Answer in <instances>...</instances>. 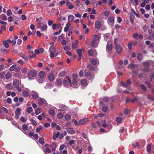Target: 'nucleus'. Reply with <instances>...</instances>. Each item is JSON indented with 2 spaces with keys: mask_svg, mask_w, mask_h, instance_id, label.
<instances>
[{
  "mask_svg": "<svg viewBox=\"0 0 154 154\" xmlns=\"http://www.w3.org/2000/svg\"><path fill=\"white\" fill-rule=\"evenodd\" d=\"M63 83L64 86L66 88H69L72 85L71 80L69 77L68 76H66V79L63 80Z\"/></svg>",
  "mask_w": 154,
  "mask_h": 154,
  "instance_id": "nucleus-1",
  "label": "nucleus"
},
{
  "mask_svg": "<svg viewBox=\"0 0 154 154\" xmlns=\"http://www.w3.org/2000/svg\"><path fill=\"white\" fill-rule=\"evenodd\" d=\"M20 82L17 79H15L13 82V85L15 88H16L18 91H22L21 88L19 87Z\"/></svg>",
  "mask_w": 154,
  "mask_h": 154,
  "instance_id": "nucleus-2",
  "label": "nucleus"
},
{
  "mask_svg": "<svg viewBox=\"0 0 154 154\" xmlns=\"http://www.w3.org/2000/svg\"><path fill=\"white\" fill-rule=\"evenodd\" d=\"M41 22H39L37 24V28H41V32L46 31L48 27L47 25H46V24H43L42 26H41Z\"/></svg>",
  "mask_w": 154,
  "mask_h": 154,
  "instance_id": "nucleus-3",
  "label": "nucleus"
},
{
  "mask_svg": "<svg viewBox=\"0 0 154 154\" xmlns=\"http://www.w3.org/2000/svg\"><path fill=\"white\" fill-rule=\"evenodd\" d=\"M131 83V82L130 79H128L127 80L125 84H124L122 82L120 83L121 86H123L125 88H129Z\"/></svg>",
  "mask_w": 154,
  "mask_h": 154,
  "instance_id": "nucleus-4",
  "label": "nucleus"
},
{
  "mask_svg": "<svg viewBox=\"0 0 154 154\" xmlns=\"http://www.w3.org/2000/svg\"><path fill=\"white\" fill-rule=\"evenodd\" d=\"M21 114V109L20 108H17L15 111V118L17 119L20 117V116Z\"/></svg>",
  "mask_w": 154,
  "mask_h": 154,
  "instance_id": "nucleus-5",
  "label": "nucleus"
},
{
  "mask_svg": "<svg viewBox=\"0 0 154 154\" xmlns=\"http://www.w3.org/2000/svg\"><path fill=\"white\" fill-rule=\"evenodd\" d=\"M88 54L89 56H96L97 55V52L95 50H92V49H90L88 51Z\"/></svg>",
  "mask_w": 154,
  "mask_h": 154,
  "instance_id": "nucleus-6",
  "label": "nucleus"
},
{
  "mask_svg": "<svg viewBox=\"0 0 154 154\" xmlns=\"http://www.w3.org/2000/svg\"><path fill=\"white\" fill-rule=\"evenodd\" d=\"M115 47L117 53L120 54L122 50V47L119 45L115 44Z\"/></svg>",
  "mask_w": 154,
  "mask_h": 154,
  "instance_id": "nucleus-7",
  "label": "nucleus"
},
{
  "mask_svg": "<svg viewBox=\"0 0 154 154\" xmlns=\"http://www.w3.org/2000/svg\"><path fill=\"white\" fill-rule=\"evenodd\" d=\"M62 79H57L55 81V84L56 85L60 87L62 85Z\"/></svg>",
  "mask_w": 154,
  "mask_h": 154,
  "instance_id": "nucleus-8",
  "label": "nucleus"
},
{
  "mask_svg": "<svg viewBox=\"0 0 154 154\" xmlns=\"http://www.w3.org/2000/svg\"><path fill=\"white\" fill-rule=\"evenodd\" d=\"M85 76L87 78H89V79H93L94 77L93 74H91V73L89 72H85Z\"/></svg>",
  "mask_w": 154,
  "mask_h": 154,
  "instance_id": "nucleus-9",
  "label": "nucleus"
},
{
  "mask_svg": "<svg viewBox=\"0 0 154 154\" xmlns=\"http://www.w3.org/2000/svg\"><path fill=\"white\" fill-rule=\"evenodd\" d=\"M38 102L39 105H43V104L46 105L47 104L46 100L43 98L39 99L38 100Z\"/></svg>",
  "mask_w": 154,
  "mask_h": 154,
  "instance_id": "nucleus-10",
  "label": "nucleus"
},
{
  "mask_svg": "<svg viewBox=\"0 0 154 154\" xmlns=\"http://www.w3.org/2000/svg\"><path fill=\"white\" fill-rule=\"evenodd\" d=\"M88 121L87 119H82L80 120L78 122V124L79 125H81L84 124L85 123L87 122Z\"/></svg>",
  "mask_w": 154,
  "mask_h": 154,
  "instance_id": "nucleus-11",
  "label": "nucleus"
},
{
  "mask_svg": "<svg viewBox=\"0 0 154 154\" xmlns=\"http://www.w3.org/2000/svg\"><path fill=\"white\" fill-rule=\"evenodd\" d=\"M95 26L97 29H99L101 26V22L100 21H97L95 23Z\"/></svg>",
  "mask_w": 154,
  "mask_h": 154,
  "instance_id": "nucleus-12",
  "label": "nucleus"
},
{
  "mask_svg": "<svg viewBox=\"0 0 154 154\" xmlns=\"http://www.w3.org/2000/svg\"><path fill=\"white\" fill-rule=\"evenodd\" d=\"M91 45L92 47H96L98 46V43L97 42H96V41L94 40V36H93V40L91 42Z\"/></svg>",
  "mask_w": 154,
  "mask_h": 154,
  "instance_id": "nucleus-13",
  "label": "nucleus"
},
{
  "mask_svg": "<svg viewBox=\"0 0 154 154\" xmlns=\"http://www.w3.org/2000/svg\"><path fill=\"white\" fill-rule=\"evenodd\" d=\"M79 43V42L76 40L74 42L72 43V48L73 49H75L77 48L78 45Z\"/></svg>",
  "mask_w": 154,
  "mask_h": 154,
  "instance_id": "nucleus-14",
  "label": "nucleus"
},
{
  "mask_svg": "<svg viewBox=\"0 0 154 154\" xmlns=\"http://www.w3.org/2000/svg\"><path fill=\"white\" fill-rule=\"evenodd\" d=\"M54 72L53 71V72H52L48 76L49 79L51 81H52L54 79L55 77Z\"/></svg>",
  "mask_w": 154,
  "mask_h": 154,
  "instance_id": "nucleus-15",
  "label": "nucleus"
},
{
  "mask_svg": "<svg viewBox=\"0 0 154 154\" xmlns=\"http://www.w3.org/2000/svg\"><path fill=\"white\" fill-rule=\"evenodd\" d=\"M28 91L24 90L23 91L22 93V94L24 96H28L29 95V91L30 90L28 88H26Z\"/></svg>",
  "mask_w": 154,
  "mask_h": 154,
  "instance_id": "nucleus-16",
  "label": "nucleus"
},
{
  "mask_svg": "<svg viewBox=\"0 0 154 154\" xmlns=\"http://www.w3.org/2000/svg\"><path fill=\"white\" fill-rule=\"evenodd\" d=\"M37 73L35 70H31L30 73L29 75L32 76V77H35L36 76Z\"/></svg>",
  "mask_w": 154,
  "mask_h": 154,
  "instance_id": "nucleus-17",
  "label": "nucleus"
},
{
  "mask_svg": "<svg viewBox=\"0 0 154 154\" xmlns=\"http://www.w3.org/2000/svg\"><path fill=\"white\" fill-rule=\"evenodd\" d=\"M81 84L82 86H86L88 85V83L86 79H82L81 82Z\"/></svg>",
  "mask_w": 154,
  "mask_h": 154,
  "instance_id": "nucleus-18",
  "label": "nucleus"
},
{
  "mask_svg": "<svg viewBox=\"0 0 154 154\" xmlns=\"http://www.w3.org/2000/svg\"><path fill=\"white\" fill-rule=\"evenodd\" d=\"M94 40H95L96 42H97L98 43V42L100 39V37L99 35H94Z\"/></svg>",
  "mask_w": 154,
  "mask_h": 154,
  "instance_id": "nucleus-19",
  "label": "nucleus"
},
{
  "mask_svg": "<svg viewBox=\"0 0 154 154\" xmlns=\"http://www.w3.org/2000/svg\"><path fill=\"white\" fill-rule=\"evenodd\" d=\"M57 146V144L55 143H52V144L49 146L51 147L52 149V150L54 151V150H55V149H56Z\"/></svg>",
  "mask_w": 154,
  "mask_h": 154,
  "instance_id": "nucleus-20",
  "label": "nucleus"
},
{
  "mask_svg": "<svg viewBox=\"0 0 154 154\" xmlns=\"http://www.w3.org/2000/svg\"><path fill=\"white\" fill-rule=\"evenodd\" d=\"M77 52L79 55V57L78 58V60H80L81 59V57H82V50L81 49H79L77 50Z\"/></svg>",
  "mask_w": 154,
  "mask_h": 154,
  "instance_id": "nucleus-21",
  "label": "nucleus"
},
{
  "mask_svg": "<svg viewBox=\"0 0 154 154\" xmlns=\"http://www.w3.org/2000/svg\"><path fill=\"white\" fill-rule=\"evenodd\" d=\"M66 5H67L69 9H72L74 8V6L73 4H72L71 2H66Z\"/></svg>",
  "mask_w": 154,
  "mask_h": 154,
  "instance_id": "nucleus-22",
  "label": "nucleus"
},
{
  "mask_svg": "<svg viewBox=\"0 0 154 154\" xmlns=\"http://www.w3.org/2000/svg\"><path fill=\"white\" fill-rule=\"evenodd\" d=\"M66 130L68 133L71 134H74L75 132L72 128H68Z\"/></svg>",
  "mask_w": 154,
  "mask_h": 154,
  "instance_id": "nucleus-23",
  "label": "nucleus"
},
{
  "mask_svg": "<svg viewBox=\"0 0 154 154\" xmlns=\"http://www.w3.org/2000/svg\"><path fill=\"white\" fill-rule=\"evenodd\" d=\"M91 62L93 65H98L99 60L97 58L93 59L91 60Z\"/></svg>",
  "mask_w": 154,
  "mask_h": 154,
  "instance_id": "nucleus-24",
  "label": "nucleus"
},
{
  "mask_svg": "<svg viewBox=\"0 0 154 154\" xmlns=\"http://www.w3.org/2000/svg\"><path fill=\"white\" fill-rule=\"evenodd\" d=\"M79 86V84L76 80H73L72 83V85L71 86L73 88H75L76 86Z\"/></svg>",
  "mask_w": 154,
  "mask_h": 154,
  "instance_id": "nucleus-25",
  "label": "nucleus"
},
{
  "mask_svg": "<svg viewBox=\"0 0 154 154\" xmlns=\"http://www.w3.org/2000/svg\"><path fill=\"white\" fill-rule=\"evenodd\" d=\"M39 95L37 92L34 91L33 92L32 97L34 99H37L39 97Z\"/></svg>",
  "mask_w": 154,
  "mask_h": 154,
  "instance_id": "nucleus-26",
  "label": "nucleus"
},
{
  "mask_svg": "<svg viewBox=\"0 0 154 154\" xmlns=\"http://www.w3.org/2000/svg\"><path fill=\"white\" fill-rule=\"evenodd\" d=\"M74 19V16L72 15V14H70L68 16V20L69 22H72Z\"/></svg>",
  "mask_w": 154,
  "mask_h": 154,
  "instance_id": "nucleus-27",
  "label": "nucleus"
},
{
  "mask_svg": "<svg viewBox=\"0 0 154 154\" xmlns=\"http://www.w3.org/2000/svg\"><path fill=\"white\" fill-rule=\"evenodd\" d=\"M91 4L94 8H96L98 6V4L97 3V1L96 0H93L91 2Z\"/></svg>",
  "mask_w": 154,
  "mask_h": 154,
  "instance_id": "nucleus-28",
  "label": "nucleus"
},
{
  "mask_svg": "<svg viewBox=\"0 0 154 154\" xmlns=\"http://www.w3.org/2000/svg\"><path fill=\"white\" fill-rule=\"evenodd\" d=\"M39 76L41 78H43L46 75L45 72L44 71H41L38 74Z\"/></svg>",
  "mask_w": 154,
  "mask_h": 154,
  "instance_id": "nucleus-29",
  "label": "nucleus"
},
{
  "mask_svg": "<svg viewBox=\"0 0 154 154\" xmlns=\"http://www.w3.org/2000/svg\"><path fill=\"white\" fill-rule=\"evenodd\" d=\"M12 76V74L10 72H8L5 75V78L7 79H10Z\"/></svg>",
  "mask_w": 154,
  "mask_h": 154,
  "instance_id": "nucleus-30",
  "label": "nucleus"
},
{
  "mask_svg": "<svg viewBox=\"0 0 154 154\" xmlns=\"http://www.w3.org/2000/svg\"><path fill=\"white\" fill-rule=\"evenodd\" d=\"M56 49L53 46H51L49 48V51L50 52L55 53H56Z\"/></svg>",
  "mask_w": 154,
  "mask_h": 154,
  "instance_id": "nucleus-31",
  "label": "nucleus"
},
{
  "mask_svg": "<svg viewBox=\"0 0 154 154\" xmlns=\"http://www.w3.org/2000/svg\"><path fill=\"white\" fill-rule=\"evenodd\" d=\"M112 49V46L111 45L107 44L106 45V50L107 51H111Z\"/></svg>",
  "mask_w": 154,
  "mask_h": 154,
  "instance_id": "nucleus-32",
  "label": "nucleus"
},
{
  "mask_svg": "<svg viewBox=\"0 0 154 154\" xmlns=\"http://www.w3.org/2000/svg\"><path fill=\"white\" fill-rule=\"evenodd\" d=\"M28 126L27 125H23L22 126V129H23V131H25L24 133L26 134H27V132H26V131L27 129Z\"/></svg>",
  "mask_w": 154,
  "mask_h": 154,
  "instance_id": "nucleus-33",
  "label": "nucleus"
},
{
  "mask_svg": "<svg viewBox=\"0 0 154 154\" xmlns=\"http://www.w3.org/2000/svg\"><path fill=\"white\" fill-rule=\"evenodd\" d=\"M0 18L3 20H7L6 16L4 14H2L0 15Z\"/></svg>",
  "mask_w": 154,
  "mask_h": 154,
  "instance_id": "nucleus-34",
  "label": "nucleus"
},
{
  "mask_svg": "<svg viewBox=\"0 0 154 154\" xmlns=\"http://www.w3.org/2000/svg\"><path fill=\"white\" fill-rule=\"evenodd\" d=\"M63 114L62 113H61V112H59L57 113V117L58 119H61L62 117H63Z\"/></svg>",
  "mask_w": 154,
  "mask_h": 154,
  "instance_id": "nucleus-35",
  "label": "nucleus"
},
{
  "mask_svg": "<svg viewBox=\"0 0 154 154\" xmlns=\"http://www.w3.org/2000/svg\"><path fill=\"white\" fill-rule=\"evenodd\" d=\"M16 67V65H13L11 66L9 68V70H10L11 71H12L14 70V69L15 70Z\"/></svg>",
  "mask_w": 154,
  "mask_h": 154,
  "instance_id": "nucleus-36",
  "label": "nucleus"
},
{
  "mask_svg": "<svg viewBox=\"0 0 154 154\" xmlns=\"http://www.w3.org/2000/svg\"><path fill=\"white\" fill-rule=\"evenodd\" d=\"M41 112V109L40 108H38L35 110V112L36 115L39 114Z\"/></svg>",
  "mask_w": 154,
  "mask_h": 154,
  "instance_id": "nucleus-37",
  "label": "nucleus"
},
{
  "mask_svg": "<svg viewBox=\"0 0 154 154\" xmlns=\"http://www.w3.org/2000/svg\"><path fill=\"white\" fill-rule=\"evenodd\" d=\"M60 109H59V110H60V111H64L66 108L65 105H60Z\"/></svg>",
  "mask_w": 154,
  "mask_h": 154,
  "instance_id": "nucleus-38",
  "label": "nucleus"
},
{
  "mask_svg": "<svg viewBox=\"0 0 154 154\" xmlns=\"http://www.w3.org/2000/svg\"><path fill=\"white\" fill-rule=\"evenodd\" d=\"M59 135V132H57L56 134H54V135L53 136V139L55 140V139H56V138H57V137H58Z\"/></svg>",
  "mask_w": 154,
  "mask_h": 154,
  "instance_id": "nucleus-39",
  "label": "nucleus"
},
{
  "mask_svg": "<svg viewBox=\"0 0 154 154\" xmlns=\"http://www.w3.org/2000/svg\"><path fill=\"white\" fill-rule=\"evenodd\" d=\"M27 111L28 113H30L32 112L33 110V109L32 107H28L27 108Z\"/></svg>",
  "mask_w": 154,
  "mask_h": 154,
  "instance_id": "nucleus-40",
  "label": "nucleus"
},
{
  "mask_svg": "<svg viewBox=\"0 0 154 154\" xmlns=\"http://www.w3.org/2000/svg\"><path fill=\"white\" fill-rule=\"evenodd\" d=\"M20 55L23 58L26 60H28V58L27 56L26 55L24 54H23V53H20Z\"/></svg>",
  "mask_w": 154,
  "mask_h": 154,
  "instance_id": "nucleus-41",
  "label": "nucleus"
},
{
  "mask_svg": "<svg viewBox=\"0 0 154 154\" xmlns=\"http://www.w3.org/2000/svg\"><path fill=\"white\" fill-rule=\"evenodd\" d=\"M108 21L110 23H113L114 21V19L113 16H110L108 18Z\"/></svg>",
  "mask_w": 154,
  "mask_h": 154,
  "instance_id": "nucleus-42",
  "label": "nucleus"
},
{
  "mask_svg": "<svg viewBox=\"0 0 154 154\" xmlns=\"http://www.w3.org/2000/svg\"><path fill=\"white\" fill-rule=\"evenodd\" d=\"M137 57L138 60H140L142 57V55L140 53H139L137 55Z\"/></svg>",
  "mask_w": 154,
  "mask_h": 154,
  "instance_id": "nucleus-43",
  "label": "nucleus"
},
{
  "mask_svg": "<svg viewBox=\"0 0 154 154\" xmlns=\"http://www.w3.org/2000/svg\"><path fill=\"white\" fill-rule=\"evenodd\" d=\"M116 120L117 122L121 123L122 122V119L121 117H118L116 118Z\"/></svg>",
  "mask_w": 154,
  "mask_h": 154,
  "instance_id": "nucleus-44",
  "label": "nucleus"
},
{
  "mask_svg": "<svg viewBox=\"0 0 154 154\" xmlns=\"http://www.w3.org/2000/svg\"><path fill=\"white\" fill-rule=\"evenodd\" d=\"M138 100V98L137 97H134L133 99H131L130 101L131 103H134L136 101Z\"/></svg>",
  "mask_w": 154,
  "mask_h": 154,
  "instance_id": "nucleus-45",
  "label": "nucleus"
},
{
  "mask_svg": "<svg viewBox=\"0 0 154 154\" xmlns=\"http://www.w3.org/2000/svg\"><path fill=\"white\" fill-rule=\"evenodd\" d=\"M109 34H106L104 35V39L106 41H107V40L109 38Z\"/></svg>",
  "mask_w": 154,
  "mask_h": 154,
  "instance_id": "nucleus-46",
  "label": "nucleus"
},
{
  "mask_svg": "<svg viewBox=\"0 0 154 154\" xmlns=\"http://www.w3.org/2000/svg\"><path fill=\"white\" fill-rule=\"evenodd\" d=\"M146 150L148 152H149L151 150V146L150 144H148L147 146Z\"/></svg>",
  "mask_w": 154,
  "mask_h": 154,
  "instance_id": "nucleus-47",
  "label": "nucleus"
},
{
  "mask_svg": "<svg viewBox=\"0 0 154 154\" xmlns=\"http://www.w3.org/2000/svg\"><path fill=\"white\" fill-rule=\"evenodd\" d=\"M62 31V28L60 27V29L58 32H55L54 33V35H58Z\"/></svg>",
  "mask_w": 154,
  "mask_h": 154,
  "instance_id": "nucleus-48",
  "label": "nucleus"
},
{
  "mask_svg": "<svg viewBox=\"0 0 154 154\" xmlns=\"http://www.w3.org/2000/svg\"><path fill=\"white\" fill-rule=\"evenodd\" d=\"M137 65L134 64H130L128 66V68L129 69H133L134 67L136 66Z\"/></svg>",
  "mask_w": 154,
  "mask_h": 154,
  "instance_id": "nucleus-49",
  "label": "nucleus"
},
{
  "mask_svg": "<svg viewBox=\"0 0 154 154\" xmlns=\"http://www.w3.org/2000/svg\"><path fill=\"white\" fill-rule=\"evenodd\" d=\"M65 119L66 120H69L71 118V117L69 114H66L65 116Z\"/></svg>",
  "mask_w": 154,
  "mask_h": 154,
  "instance_id": "nucleus-50",
  "label": "nucleus"
},
{
  "mask_svg": "<svg viewBox=\"0 0 154 154\" xmlns=\"http://www.w3.org/2000/svg\"><path fill=\"white\" fill-rule=\"evenodd\" d=\"M3 44L5 48H8L9 45L7 41H5L3 42Z\"/></svg>",
  "mask_w": 154,
  "mask_h": 154,
  "instance_id": "nucleus-51",
  "label": "nucleus"
},
{
  "mask_svg": "<svg viewBox=\"0 0 154 154\" xmlns=\"http://www.w3.org/2000/svg\"><path fill=\"white\" fill-rule=\"evenodd\" d=\"M26 120L27 118H25V117H21L20 118V121H22L23 122H24Z\"/></svg>",
  "mask_w": 154,
  "mask_h": 154,
  "instance_id": "nucleus-52",
  "label": "nucleus"
},
{
  "mask_svg": "<svg viewBox=\"0 0 154 154\" xmlns=\"http://www.w3.org/2000/svg\"><path fill=\"white\" fill-rule=\"evenodd\" d=\"M72 78H73V80H76L77 78H78V76L77 74H73L72 75Z\"/></svg>",
  "mask_w": 154,
  "mask_h": 154,
  "instance_id": "nucleus-53",
  "label": "nucleus"
},
{
  "mask_svg": "<svg viewBox=\"0 0 154 154\" xmlns=\"http://www.w3.org/2000/svg\"><path fill=\"white\" fill-rule=\"evenodd\" d=\"M143 65L145 67H148L149 65V63L148 61H146L143 63Z\"/></svg>",
  "mask_w": 154,
  "mask_h": 154,
  "instance_id": "nucleus-54",
  "label": "nucleus"
},
{
  "mask_svg": "<svg viewBox=\"0 0 154 154\" xmlns=\"http://www.w3.org/2000/svg\"><path fill=\"white\" fill-rule=\"evenodd\" d=\"M66 1L64 0L61 1L59 2V5L60 6H62V5H63L64 4L66 3Z\"/></svg>",
  "mask_w": 154,
  "mask_h": 154,
  "instance_id": "nucleus-55",
  "label": "nucleus"
},
{
  "mask_svg": "<svg viewBox=\"0 0 154 154\" xmlns=\"http://www.w3.org/2000/svg\"><path fill=\"white\" fill-rule=\"evenodd\" d=\"M46 152H48V153H50L51 152V150L49 149V148H48V147H46V148H45V150L44 151V152L45 154H46Z\"/></svg>",
  "mask_w": 154,
  "mask_h": 154,
  "instance_id": "nucleus-56",
  "label": "nucleus"
},
{
  "mask_svg": "<svg viewBox=\"0 0 154 154\" xmlns=\"http://www.w3.org/2000/svg\"><path fill=\"white\" fill-rule=\"evenodd\" d=\"M6 88L8 89V90H11V89H12V85L11 84H8L6 85Z\"/></svg>",
  "mask_w": 154,
  "mask_h": 154,
  "instance_id": "nucleus-57",
  "label": "nucleus"
},
{
  "mask_svg": "<svg viewBox=\"0 0 154 154\" xmlns=\"http://www.w3.org/2000/svg\"><path fill=\"white\" fill-rule=\"evenodd\" d=\"M12 14V11L10 9L8 10L7 12V14L8 16H9L11 15Z\"/></svg>",
  "mask_w": 154,
  "mask_h": 154,
  "instance_id": "nucleus-58",
  "label": "nucleus"
},
{
  "mask_svg": "<svg viewBox=\"0 0 154 154\" xmlns=\"http://www.w3.org/2000/svg\"><path fill=\"white\" fill-rule=\"evenodd\" d=\"M108 109V107L106 106H104L102 108V110L104 112H107Z\"/></svg>",
  "mask_w": 154,
  "mask_h": 154,
  "instance_id": "nucleus-59",
  "label": "nucleus"
},
{
  "mask_svg": "<svg viewBox=\"0 0 154 154\" xmlns=\"http://www.w3.org/2000/svg\"><path fill=\"white\" fill-rule=\"evenodd\" d=\"M149 35H150V36L154 38V34L153 33L152 31L149 30Z\"/></svg>",
  "mask_w": 154,
  "mask_h": 154,
  "instance_id": "nucleus-60",
  "label": "nucleus"
},
{
  "mask_svg": "<svg viewBox=\"0 0 154 154\" xmlns=\"http://www.w3.org/2000/svg\"><path fill=\"white\" fill-rule=\"evenodd\" d=\"M53 23V20H50L48 21V24L49 26H51L52 24Z\"/></svg>",
  "mask_w": 154,
  "mask_h": 154,
  "instance_id": "nucleus-61",
  "label": "nucleus"
},
{
  "mask_svg": "<svg viewBox=\"0 0 154 154\" xmlns=\"http://www.w3.org/2000/svg\"><path fill=\"white\" fill-rule=\"evenodd\" d=\"M39 141L41 144H43L44 143V139L43 138H40Z\"/></svg>",
  "mask_w": 154,
  "mask_h": 154,
  "instance_id": "nucleus-62",
  "label": "nucleus"
},
{
  "mask_svg": "<svg viewBox=\"0 0 154 154\" xmlns=\"http://www.w3.org/2000/svg\"><path fill=\"white\" fill-rule=\"evenodd\" d=\"M140 87L143 90H146L147 89V88L146 86L144 85H140Z\"/></svg>",
  "mask_w": 154,
  "mask_h": 154,
  "instance_id": "nucleus-63",
  "label": "nucleus"
},
{
  "mask_svg": "<svg viewBox=\"0 0 154 154\" xmlns=\"http://www.w3.org/2000/svg\"><path fill=\"white\" fill-rule=\"evenodd\" d=\"M7 102L8 103H12V100L11 98H8L7 99Z\"/></svg>",
  "mask_w": 154,
  "mask_h": 154,
  "instance_id": "nucleus-64",
  "label": "nucleus"
}]
</instances>
